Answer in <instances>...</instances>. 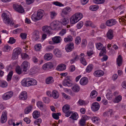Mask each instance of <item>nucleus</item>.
Returning <instances> with one entry per match:
<instances>
[{
    "mask_svg": "<svg viewBox=\"0 0 126 126\" xmlns=\"http://www.w3.org/2000/svg\"><path fill=\"white\" fill-rule=\"evenodd\" d=\"M99 105L96 102L92 104L91 108L92 110L94 111H97L99 108Z\"/></svg>",
    "mask_w": 126,
    "mask_h": 126,
    "instance_id": "1a4fd4ad",
    "label": "nucleus"
},
{
    "mask_svg": "<svg viewBox=\"0 0 126 126\" xmlns=\"http://www.w3.org/2000/svg\"><path fill=\"white\" fill-rule=\"evenodd\" d=\"M7 83L6 81L0 80V86L4 88L7 87Z\"/></svg>",
    "mask_w": 126,
    "mask_h": 126,
    "instance_id": "2f4dec72",
    "label": "nucleus"
},
{
    "mask_svg": "<svg viewBox=\"0 0 126 126\" xmlns=\"http://www.w3.org/2000/svg\"><path fill=\"white\" fill-rule=\"evenodd\" d=\"M74 48L73 43H71L68 44L66 45L65 49L67 52H69L72 51Z\"/></svg>",
    "mask_w": 126,
    "mask_h": 126,
    "instance_id": "39448f33",
    "label": "nucleus"
},
{
    "mask_svg": "<svg viewBox=\"0 0 126 126\" xmlns=\"http://www.w3.org/2000/svg\"><path fill=\"white\" fill-rule=\"evenodd\" d=\"M51 29L50 26H45L42 27V30L44 32L48 34H51Z\"/></svg>",
    "mask_w": 126,
    "mask_h": 126,
    "instance_id": "423d86ee",
    "label": "nucleus"
},
{
    "mask_svg": "<svg viewBox=\"0 0 126 126\" xmlns=\"http://www.w3.org/2000/svg\"><path fill=\"white\" fill-rule=\"evenodd\" d=\"M21 56L23 59H26L29 58V56L26 53H22Z\"/></svg>",
    "mask_w": 126,
    "mask_h": 126,
    "instance_id": "8fccbe9b",
    "label": "nucleus"
},
{
    "mask_svg": "<svg viewBox=\"0 0 126 126\" xmlns=\"http://www.w3.org/2000/svg\"><path fill=\"white\" fill-rule=\"evenodd\" d=\"M94 67V65L92 64H89L85 70L87 73H90L92 71Z\"/></svg>",
    "mask_w": 126,
    "mask_h": 126,
    "instance_id": "b1692460",
    "label": "nucleus"
},
{
    "mask_svg": "<svg viewBox=\"0 0 126 126\" xmlns=\"http://www.w3.org/2000/svg\"><path fill=\"white\" fill-rule=\"evenodd\" d=\"M22 30L21 29H17L13 31V33L14 34H16L21 32Z\"/></svg>",
    "mask_w": 126,
    "mask_h": 126,
    "instance_id": "3c124183",
    "label": "nucleus"
},
{
    "mask_svg": "<svg viewBox=\"0 0 126 126\" xmlns=\"http://www.w3.org/2000/svg\"><path fill=\"white\" fill-rule=\"evenodd\" d=\"M33 36L35 38V40L36 41L40 39V35L39 31L37 30H35L32 33Z\"/></svg>",
    "mask_w": 126,
    "mask_h": 126,
    "instance_id": "ddd939ff",
    "label": "nucleus"
},
{
    "mask_svg": "<svg viewBox=\"0 0 126 126\" xmlns=\"http://www.w3.org/2000/svg\"><path fill=\"white\" fill-rule=\"evenodd\" d=\"M54 81L53 78L52 77H49L46 79V83L47 84H49L53 83Z\"/></svg>",
    "mask_w": 126,
    "mask_h": 126,
    "instance_id": "cd10ccee",
    "label": "nucleus"
},
{
    "mask_svg": "<svg viewBox=\"0 0 126 126\" xmlns=\"http://www.w3.org/2000/svg\"><path fill=\"white\" fill-rule=\"evenodd\" d=\"M27 98V93L26 91L22 92L19 95V98L20 99L22 100H25Z\"/></svg>",
    "mask_w": 126,
    "mask_h": 126,
    "instance_id": "4468645a",
    "label": "nucleus"
},
{
    "mask_svg": "<svg viewBox=\"0 0 126 126\" xmlns=\"http://www.w3.org/2000/svg\"><path fill=\"white\" fill-rule=\"evenodd\" d=\"M122 96L121 95H119L115 98L114 101L115 102L118 103L121 100Z\"/></svg>",
    "mask_w": 126,
    "mask_h": 126,
    "instance_id": "603ef678",
    "label": "nucleus"
},
{
    "mask_svg": "<svg viewBox=\"0 0 126 126\" xmlns=\"http://www.w3.org/2000/svg\"><path fill=\"white\" fill-rule=\"evenodd\" d=\"M88 82V79L86 77L82 78L80 80V83L81 85L84 86L87 84Z\"/></svg>",
    "mask_w": 126,
    "mask_h": 126,
    "instance_id": "9d476101",
    "label": "nucleus"
},
{
    "mask_svg": "<svg viewBox=\"0 0 126 126\" xmlns=\"http://www.w3.org/2000/svg\"><path fill=\"white\" fill-rule=\"evenodd\" d=\"M2 99L5 100H7L8 99V93H6L4 94L2 96Z\"/></svg>",
    "mask_w": 126,
    "mask_h": 126,
    "instance_id": "338daca9",
    "label": "nucleus"
},
{
    "mask_svg": "<svg viewBox=\"0 0 126 126\" xmlns=\"http://www.w3.org/2000/svg\"><path fill=\"white\" fill-rule=\"evenodd\" d=\"M30 65V63L27 61H24L21 66V69L23 70V71L26 72L27 71Z\"/></svg>",
    "mask_w": 126,
    "mask_h": 126,
    "instance_id": "7ed1b4c3",
    "label": "nucleus"
},
{
    "mask_svg": "<svg viewBox=\"0 0 126 126\" xmlns=\"http://www.w3.org/2000/svg\"><path fill=\"white\" fill-rule=\"evenodd\" d=\"M21 50L19 47H17L14 49L13 52L19 55L21 52Z\"/></svg>",
    "mask_w": 126,
    "mask_h": 126,
    "instance_id": "c756f323",
    "label": "nucleus"
},
{
    "mask_svg": "<svg viewBox=\"0 0 126 126\" xmlns=\"http://www.w3.org/2000/svg\"><path fill=\"white\" fill-rule=\"evenodd\" d=\"M54 53L57 57H60L62 56V52L61 50L57 48L55 49L54 51Z\"/></svg>",
    "mask_w": 126,
    "mask_h": 126,
    "instance_id": "aec40b11",
    "label": "nucleus"
},
{
    "mask_svg": "<svg viewBox=\"0 0 126 126\" xmlns=\"http://www.w3.org/2000/svg\"><path fill=\"white\" fill-rule=\"evenodd\" d=\"M13 7L15 10L19 13H22L24 12V9L21 5L14 4Z\"/></svg>",
    "mask_w": 126,
    "mask_h": 126,
    "instance_id": "20e7f679",
    "label": "nucleus"
},
{
    "mask_svg": "<svg viewBox=\"0 0 126 126\" xmlns=\"http://www.w3.org/2000/svg\"><path fill=\"white\" fill-rule=\"evenodd\" d=\"M3 21L6 24H8V15L5 12L3 13L1 16Z\"/></svg>",
    "mask_w": 126,
    "mask_h": 126,
    "instance_id": "2eb2a0df",
    "label": "nucleus"
},
{
    "mask_svg": "<svg viewBox=\"0 0 126 126\" xmlns=\"http://www.w3.org/2000/svg\"><path fill=\"white\" fill-rule=\"evenodd\" d=\"M66 65H65L63 64H59L57 66L56 69L58 71H63L66 69Z\"/></svg>",
    "mask_w": 126,
    "mask_h": 126,
    "instance_id": "f3484780",
    "label": "nucleus"
},
{
    "mask_svg": "<svg viewBox=\"0 0 126 126\" xmlns=\"http://www.w3.org/2000/svg\"><path fill=\"white\" fill-rule=\"evenodd\" d=\"M30 86H32L37 84V81L35 79L30 78Z\"/></svg>",
    "mask_w": 126,
    "mask_h": 126,
    "instance_id": "f704fd0d",
    "label": "nucleus"
},
{
    "mask_svg": "<svg viewBox=\"0 0 126 126\" xmlns=\"http://www.w3.org/2000/svg\"><path fill=\"white\" fill-rule=\"evenodd\" d=\"M7 120V113L6 111L3 112L1 117L0 122L3 124L5 123Z\"/></svg>",
    "mask_w": 126,
    "mask_h": 126,
    "instance_id": "6e6552de",
    "label": "nucleus"
},
{
    "mask_svg": "<svg viewBox=\"0 0 126 126\" xmlns=\"http://www.w3.org/2000/svg\"><path fill=\"white\" fill-rule=\"evenodd\" d=\"M106 35L109 39L110 40L112 39L114 36L113 30L110 29Z\"/></svg>",
    "mask_w": 126,
    "mask_h": 126,
    "instance_id": "dca6fc26",
    "label": "nucleus"
},
{
    "mask_svg": "<svg viewBox=\"0 0 126 126\" xmlns=\"http://www.w3.org/2000/svg\"><path fill=\"white\" fill-rule=\"evenodd\" d=\"M77 115L75 113L72 114L71 116L70 117V118H72L73 120H76L77 119Z\"/></svg>",
    "mask_w": 126,
    "mask_h": 126,
    "instance_id": "69168bd1",
    "label": "nucleus"
},
{
    "mask_svg": "<svg viewBox=\"0 0 126 126\" xmlns=\"http://www.w3.org/2000/svg\"><path fill=\"white\" fill-rule=\"evenodd\" d=\"M52 57V55L50 53H46L44 55V59L46 60H49Z\"/></svg>",
    "mask_w": 126,
    "mask_h": 126,
    "instance_id": "4be33fe9",
    "label": "nucleus"
},
{
    "mask_svg": "<svg viewBox=\"0 0 126 126\" xmlns=\"http://www.w3.org/2000/svg\"><path fill=\"white\" fill-rule=\"evenodd\" d=\"M97 92L95 90L92 91L90 94V96L92 98L95 97L97 95Z\"/></svg>",
    "mask_w": 126,
    "mask_h": 126,
    "instance_id": "79ce46f5",
    "label": "nucleus"
},
{
    "mask_svg": "<svg viewBox=\"0 0 126 126\" xmlns=\"http://www.w3.org/2000/svg\"><path fill=\"white\" fill-rule=\"evenodd\" d=\"M99 120V118L97 117H94L92 119V121L96 123H98Z\"/></svg>",
    "mask_w": 126,
    "mask_h": 126,
    "instance_id": "864d4df0",
    "label": "nucleus"
},
{
    "mask_svg": "<svg viewBox=\"0 0 126 126\" xmlns=\"http://www.w3.org/2000/svg\"><path fill=\"white\" fill-rule=\"evenodd\" d=\"M96 48L98 50H100L102 47L103 44L99 43L96 44Z\"/></svg>",
    "mask_w": 126,
    "mask_h": 126,
    "instance_id": "4d7b16f0",
    "label": "nucleus"
},
{
    "mask_svg": "<svg viewBox=\"0 0 126 126\" xmlns=\"http://www.w3.org/2000/svg\"><path fill=\"white\" fill-rule=\"evenodd\" d=\"M80 61L81 63L84 65H86L87 63L85 59L83 57H81L80 59Z\"/></svg>",
    "mask_w": 126,
    "mask_h": 126,
    "instance_id": "de8ad7c7",
    "label": "nucleus"
},
{
    "mask_svg": "<svg viewBox=\"0 0 126 126\" xmlns=\"http://www.w3.org/2000/svg\"><path fill=\"white\" fill-rule=\"evenodd\" d=\"M16 73L19 75L21 73V71L20 69L19 66H17L16 68Z\"/></svg>",
    "mask_w": 126,
    "mask_h": 126,
    "instance_id": "6e6d98bb",
    "label": "nucleus"
},
{
    "mask_svg": "<svg viewBox=\"0 0 126 126\" xmlns=\"http://www.w3.org/2000/svg\"><path fill=\"white\" fill-rule=\"evenodd\" d=\"M93 2L97 4H102L105 1V0H93Z\"/></svg>",
    "mask_w": 126,
    "mask_h": 126,
    "instance_id": "a19ab883",
    "label": "nucleus"
},
{
    "mask_svg": "<svg viewBox=\"0 0 126 126\" xmlns=\"http://www.w3.org/2000/svg\"><path fill=\"white\" fill-rule=\"evenodd\" d=\"M79 123L80 125L81 126H83L85 125V121L82 118L80 119Z\"/></svg>",
    "mask_w": 126,
    "mask_h": 126,
    "instance_id": "5fc2aeb1",
    "label": "nucleus"
},
{
    "mask_svg": "<svg viewBox=\"0 0 126 126\" xmlns=\"http://www.w3.org/2000/svg\"><path fill=\"white\" fill-rule=\"evenodd\" d=\"M42 122V119L40 118L38 119L35 120L34 122V123L35 124L37 125L38 126H40V124Z\"/></svg>",
    "mask_w": 126,
    "mask_h": 126,
    "instance_id": "37998d69",
    "label": "nucleus"
},
{
    "mask_svg": "<svg viewBox=\"0 0 126 126\" xmlns=\"http://www.w3.org/2000/svg\"><path fill=\"white\" fill-rule=\"evenodd\" d=\"M50 14L51 19H54L57 15V14L54 11H52L50 12Z\"/></svg>",
    "mask_w": 126,
    "mask_h": 126,
    "instance_id": "58836bf2",
    "label": "nucleus"
},
{
    "mask_svg": "<svg viewBox=\"0 0 126 126\" xmlns=\"http://www.w3.org/2000/svg\"><path fill=\"white\" fill-rule=\"evenodd\" d=\"M70 23L72 24H75L78 21L75 16L74 15L70 19Z\"/></svg>",
    "mask_w": 126,
    "mask_h": 126,
    "instance_id": "a878e982",
    "label": "nucleus"
},
{
    "mask_svg": "<svg viewBox=\"0 0 126 126\" xmlns=\"http://www.w3.org/2000/svg\"><path fill=\"white\" fill-rule=\"evenodd\" d=\"M16 40L14 38L12 37H10L9 40L8 41V43L10 44H13L15 42Z\"/></svg>",
    "mask_w": 126,
    "mask_h": 126,
    "instance_id": "bf43d9fd",
    "label": "nucleus"
},
{
    "mask_svg": "<svg viewBox=\"0 0 126 126\" xmlns=\"http://www.w3.org/2000/svg\"><path fill=\"white\" fill-rule=\"evenodd\" d=\"M69 22L68 19L66 18H64L63 19H62L61 21V25L62 24L63 25H66Z\"/></svg>",
    "mask_w": 126,
    "mask_h": 126,
    "instance_id": "bb28decb",
    "label": "nucleus"
},
{
    "mask_svg": "<svg viewBox=\"0 0 126 126\" xmlns=\"http://www.w3.org/2000/svg\"><path fill=\"white\" fill-rule=\"evenodd\" d=\"M104 74L103 71L100 70H97L94 71V75L96 77H99L103 76Z\"/></svg>",
    "mask_w": 126,
    "mask_h": 126,
    "instance_id": "9b49d317",
    "label": "nucleus"
},
{
    "mask_svg": "<svg viewBox=\"0 0 126 126\" xmlns=\"http://www.w3.org/2000/svg\"><path fill=\"white\" fill-rule=\"evenodd\" d=\"M44 15V11L42 10H38L36 15L33 14L31 18L32 20L36 21L41 19Z\"/></svg>",
    "mask_w": 126,
    "mask_h": 126,
    "instance_id": "f257e3e1",
    "label": "nucleus"
},
{
    "mask_svg": "<svg viewBox=\"0 0 126 126\" xmlns=\"http://www.w3.org/2000/svg\"><path fill=\"white\" fill-rule=\"evenodd\" d=\"M34 48L36 50L39 51L41 48V46L40 44L36 45L34 46Z\"/></svg>",
    "mask_w": 126,
    "mask_h": 126,
    "instance_id": "0e129e2a",
    "label": "nucleus"
},
{
    "mask_svg": "<svg viewBox=\"0 0 126 126\" xmlns=\"http://www.w3.org/2000/svg\"><path fill=\"white\" fill-rule=\"evenodd\" d=\"M50 26L52 29L57 30L61 29L62 28L61 23L57 20L53 21L50 23Z\"/></svg>",
    "mask_w": 126,
    "mask_h": 126,
    "instance_id": "f03ea898",
    "label": "nucleus"
},
{
    "mask_svg": "<svg viewBox=\"0 0 126 126\" xmlns=\"http://www.w3.org/2000/svg\"><path fill=\"white\" fill-rule=\"evenodd\" d=\"M40 115V112L37 111H34L33 113V117L35 119H36L38 117H39Z\"/></svg>",
    "mask_w": 126,
    "mask_h": 126,
    "instance_id": "473e14b6",
    "label": "nucleus"
},
{
    "mask_svg": "<svg viewBox=\"0 0 126 126\" xmlns=\"http://www.w3.org/2000/svg\"><path fill=\"white\" fill-rule=\"evenodd\" d=\"M83 22L82 21H81L79 22L77 25V27L78 29L80 28L83 26Z\"/></svg>",
    "mask_w": 126,
    "mask_h": 126,
    "instance_id": "13d9d810",
    "label": "nucleus"
},
{
    "mask_svg": "<svg viewBox=\"0 0 126 126\" xmlns=\"http://www.w3.org/2000/svg\"><path fill=\"white\" fill-rule=\"evenodd\" d=\"M14 23L12 19H10L8 17V25H10L11 26H14Z\"/></svg>",
    "mask_w": 126,
    "mask_h": 126,
    "instance_id": "052dcab7",
    "label": "nucleus"
},
{
    "mask_svg": "<svg viewBox=\"0 0 126 126\" xmlns=\"http://www.w3.org/2000/svg\"><path fill=\"white\" fill-rule=\"evenodd\" d=\"M72 40V37L70 35L68 36L67 37L65 38L64 39V41L65 42L71 41Z\"/></svg>",
    "mask_w": 126,
    "mask_h": 126,
    "instance_id": "e433bc0d",
    "label": "nucleus"
},
{
    "mask_svg": "<svg viewBox=\"0 0 126 126\" xmlns=\"http://www.w3.org/2000/svg\"><path fill=\"white\" fill-rule=\"evenodd\" d=\"M61 37L59 36H56L52 38L53 42L55 43L58 44L61 42Z\"/></svg>",
    "mask_w": 126,
    "mask_h": 126,
    "instance_id": "a211bd4d",
    "label": "nucleus"
},
{
    "mask_svg": "<svg viewBox=\"0 0 126 126\" xmlns=\"http://www.w3.org/2000/svg\"><path fill=\"white\" fill-rule=\"evenodd\" d=\"M18 57V55L13 52L12 57V59L13 60H15L17 59Z\"/></svg>",
    "mask_w": 126,
    "mask_h": 126,
    "instance_id": "09e8293b",
    "label": "nucleus"
},
{
    "mask_svg": "<svg viewBox=\"0 0 126 126\" xmlns=\"http://www.w3.org/2000/svg\"><path fill=\"white\" fill-rule=\"evenodd\" d=\"M43 100L44 102L46 103H48L49 102L50 100L48 98L44 97L43 98Z\"/></svg>",
    "mask_w": 126,
    "mask_h": 126,
    "instance_id": "774afa93",
    "label": "nucleus"
},
{
    "mask_svg": "<svg viewBox=\"0 0 126 126\" xmlns=\"http://www.w3.org/2000/svg\"><path fill=\"white\" fill-rule=\"evenodd\" d=\"M70 107L68 105H65L63 107L62 110L64 113H66L68 111Z\"/></svg>",
    "mask_w": 126,
    "mask_h": 126,
    "instance_id": "c85d7f7f",
    "label": "nucleus"
},
{
    "mask_svg": "<svg viewBox=\"0 0 126 126\" xmlns=\"http://www.w3.org/2000/svg\"><path fill=\"white\" fill-rule=\"evenodd\" d=\"M81 41V39L79 36H78L76 37L75 40V43L77 45H78L80 44Z\"/></svg>",
    "mask_w": 126,
    "mask_h": 126,
    "instance_id": "49530a36",
    "label": "nucleus"
},
{
    "mask_svg": "<svg viewBox=\"0 0 126 126\" xmlns=\"http://www.w3.org/2000/svg\"><path fill=\"white\" fill-rule=\"evenodd\" d=\"M32 108V106L28 107L26 108L24 110L25 114H27L31 110Z\"/></svg>",
    "mask_w": 126,
    "mask_h": 126,
    "instance_id": "4c0bfd02",
    "label": "nucleus"
},
{
    "mask_svg": "<svg viewBox=\"0 0 126 126\" xmlns=\"http://www.w3.org/2000/svg\"><path fill=\"white\" fill-rule=\"evenodd\" d=\"M116 23V21L114 19H111L107 21L106 25L108 26H111L115 25Z\"/></svg>",
    "mask_w": 126,
    "mask_h": 126,
    "instance_id": "f8f14e48",
    "label": "nucleus"
},
{
    "mask_svg": "<svg viewBox=\"0 0 126 126\" xmlns=\"http://www.w3.org/2000/svg\"><path fill=\"white\" fill-rule=\"evenodd\" d=\"M53 4L56 6L60 7L63 6H64V4L58 1L53 2Z\"/></svg>",
    "mask_w": 126,
    "mask_h": 126,
    "instance_id": "a18cd8bd",
    "label": "nucleus"
},
{
    "mask_svg": "<svg viewBox=\"0 0 126 126\" xmlns=\"http://www.w3.org/2000/svg\"><path fill=\"white\" fill-rule=\"evenodd\" d=\"M79 21L83 17L82 14L80 13H77L74 15Z\"/></svg>",
    "mask_w": 126,
    "mask_h": 126,
    "instance_id": "7c9ffc66",
    "label": "nucleus"
},
{
    "mask_svg": "<svg viewBox=\"0 0 126 126\" xmlns=\"http://www.w3.org/2000/svg\"><path fill=\"white\" fill-rule=\"evenodd\" d=\"M30 78L25 79L21 81L22 85L25 87H29L30 86Z\"/></svg>",
    "mask_w": 126,
    "mask_h": 126,
    "instance_id": "0eeeda50",
    "label": "nucleus"
},
{
    "mask_svg": "<svg viewBox=\"0 0 126 126\" xmlns=\"http://www.w3.org/2000/svg\"><path fill=\"white\" fill-rule=\"evenodd\" d=\"M72 89L74 92H78L80 90V88L78 84H76L72 88Z\"/></svg>",
    "mask_w": 126,
    "mask_h": 126,
    "instance_id": "393cba45",
    "label": "nucleus"
},
{
    "mask_svg": "<svg viewBox=\"0 0 126 126\" xmlns=\"http://www.w3.org/2000/svg\"><path fill=\"white\" fill-rule=\"evenodd\" d=\"M99 8V6L97 5H92L89 7V9L93 11L97 10Z\"/></svg>",
    "mask_w": 126,
    "mask_h": 126,
    "instance_id": "72a5a7b5",
    "label": "nucleus"
},
{
    "mask_svg": "<svg viewBox=\"0 0 126 126\" xmlns=\"http://www.w3.org/2000/svg\"><path fill=\"white\" fill-rule=\"evenodd\" d=\"M63 85L65 86L70 87L72 85V84L71 81L64 79L63 81Z\"/></svg>",
    "mask_w": 126,
    "mask_h": 126,
    "instance_id": "412c9836",
    "label": "nucleus"
},
{
    "mask_svg": "<svg viewBox=\"0 0 126 126\" xmlns=\"http://www.w3.org/2000/svg\"><path fill=\"white\" fill-rule=\"evenodd\" d=\"M52 95L54 98H57L59 96L58 92L55 90H54L52 92Z\"/></svg>",
    "mask_w": 126,
    "mask_h": 126,
    "instance_id": "c9c22d12",
    "label": "nucleus"
},
{
    "mask_svg": "<svg viewBox=\"0 0 126 126\" xmlns=\"http://www.w3.org/2000/svg\"><path fill=\"white\" fill-rule=\"evenodd\" d=\"M47 67V69H51L53 67V65L52 63L51 62H48L46 63Z\"/></svg>",
    "mask_w": 126,
    "mask_h": 126,
    "instance_id": "c03bdc74",
    "label": "nucleus"
},
{
    "mask_svg": "<svg viewBox=\"0 0 126 126\" xmlns=\"http://www.w3.org/2000/svg\"><path fill=\"white\" fill-rule=\"evenodd\" d=\"M54 48V47L52 46H50L46 48V50L48 51H50Z\"/></svg>",
    "mask_w": 126,
    "mask_h": 126,
    "instance_id": "e2e57ef3",
    "label": "nucleus"
},
{
    "mask_svg": "<svg viewBox=\"0 0 126 126\" xmlns=\"http://www.w3.org/2000/svg\"><path fill=\"white\" fill-rule=\"evenodd\" d=\"M122 58L121 55H119L117 59L118 66H120L122 64Z\"/></svg>",
    "mask_w": 126,
    "mask_h": 126,
    "instance_id": "5701e85b",
    "label": "nucleus"
},
{
    "mask_svg": "<svg viewBox=\"0 0 126 126\" xmlns=\"http://www.w3.org/2000/svg\"><path fill=\"white\" fill-rule=\"evenodd\" d=\"M13 74L12 71H10L8 73V81L11 80Z\"/></svg>",
    "mask_w": 126,
    "mask_h": 126,
    "instance_id": "680f3d73",
    "label": "nucleus"
},
{
    "mask_svg": "<svg viewBox=\"0 0 126 126\" xmlns=\"http://www.w3.org/2000/svg\"><path fill=\"white\" fill-rule=\"evenodd\" d=\"M106 52V50L104 48H103L101 49L99 54L100 56H102L105 55Z\"/></svg>",
    "mask_w": 126,
    "mask_h": 126,
    "instance_id": "ea45409f",
    "label": "nucleus"
},
{
    "mask_svg": "<svg viewBox=\"0 0 126 126\" xmlns=\"http://www.w3.org/2000/svg\"><path fill=\"white\" fill-rule=\"evenodd\" d=\"M37 106L41 110L45 109L46 108V106L43 104V103L40 101H38L37 102Z\"/></svg>",
    "mask_w": 126,
    "mask_h": 126,
    "instance_id": "6ab92c4d",
    "label": "nucleus"
}]
</instances>
